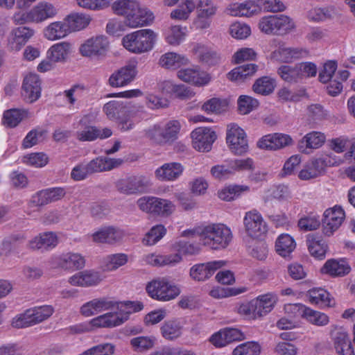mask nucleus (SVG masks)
I'll return each mask as SVG.
<instances>
[{
    "label": "nucleus",
    "mask_w": 355,
    "mask_h": 355,
    "mask_svg": "<svg viewBox=\"0 0 355 355\" xmlns=\"http://www.w3.org/2000/svg\"><path fill=\"white\" fill-rule=\"evenodd\" d=\"M243 227L246 234L253 239H260L268 232L267 223L261 213L255 209L247 211L245 214Z\"/></svg>",
    "instance_id": "10"
},
{
    "label": "nucleus",
    "mask_w": 355,
    "mask_h": 355,
    "mask_svg": "<svg viewBox=\"0 0 355 355\" xmlns=\"http://www.w3.org/2000/svg\"><path fill=\"white\" fill-rule=\"evenodd\" d=\"M296 242L294 238L288 234H279L275 242L276 253L283 258L289 257L296 248Z\"/></svg>",
    "instance_id": "41"
},
{
    "label": "nucleus",
    "mask_w": 355,
    "mask_h": 355,
    "mask_svg": "<svg viewBox=\"0 0 355 355\" xmlns=\"http://www.w3.org/2000/svg\"><path fill=\"white\" fill-rule=\"evenodd\" d=\"M109 128L98 129L94 126H87L77 132V138L83 141H91L96 139H105L112 135Z\"/></svg>",
    "instance_id": "47"
},
{
    "label": "nucleus",
    "mask_w": 355,
    "mask_h": 355,
    "mask_svg": "<svg viewBox=\"0 0 355 355\" xmlns=\"http://www.w3.org/2000/svg\"><path fill=\"white\" fill-rule=\"evenodd\" d=\"M345 211L340 206L326 209L322 220V233L326 236H332L342 225L345 219Z\"/></svg>",
    "instance_id": "15"
},
{
    "label": "nucleus",
    "mask_w": 355,
    "mask_h": 355,
    "mask_svg": "<svg viewBox=\"0 0 355 355\" xmlns=\"http://www.w3.org/2000/svg\"><path fill=\"white\" fill-rule=\"evenodd\" d=\"M190 60L187 56L176 52H167L162 55L159 64L163 68L175 70L189 64Z\"/></svg>",
    "instance_id": "39"
},
{
    "label": "nucleus",
    "mask_w": 355,
    "mask_h": 355,
    "mask_svg": "<svg viewBox=\"0 0 355 355\" xmlns=\"http://www.w3.org/2000/svg\"><path fill=\"white\" fill-rule=\"evenodd\" d=\"M232 239V233L229 227L223 223L205 225L202 245L211 250L226 248Z\"/></svg>",
    "instance_id": "5"
},
{
    "label": "nucleus",
    "mask_w": 355,
    "mask_h": 355,
    "mask_svg": "<svg viewBox=\"0 0 355 355\" xmlns=\"http://www.w3.org/2000/svg\"><path fill=\"white\" fill-rule=\"evenodd\" d=\"M58 14V9L51 3L46 1L38 2L31 9L32 23H42L53 18Z\"/></svg>",
    "instance_id": "32"
},
{
    "label": "nucleus",
    "mask_w": 355,
    "mask_h": 355,
    "mask_svg": "<svg viewBox=\"0 0 355 355\" xmlns=\"http://www.w3.org/2000/svg\"><path fill=\"white\" fill-rule=\"evenodd\" d=\"M26 116L27 112L26 110L19 109L8 110L3 114L2 123L6 127L15 128Z\"/></svg>",
    "instance_id": "61"
},
{
    "label": "nucleus",
    "mask_w": 355,
    "mask_h": 355,
    "mask_svg": "<svg viewBox=\"0 0 355 355\" xmlns=\"http://www.w3.org/2000/svg\"><path fill=\"white\" fill-rule=\"evenodd\" d=\"M326 141V135L319 131L306 133L298 142V150L306 155L321 148Z\"/></svg>",
    "instance_id": "27"
},
{
    "label": "nucleus",
    "mask_w": 355,
    "mask_h": 355,
    "mask_svg": "<svg viewBox=\"0 0 355 355\" xmlns=\"http://www.w3.org/2000/svg\"><path fill=\"white\" fill-rule=\"evenodd\" d=\"M257 306V312L261 318L270 313L278 302V296L275 293L268 292L254 298Z\"/></svg>",
    "instance_id": "38"
},
{
    "label": "nucleus",
    "mask_w": 355,
    "mask_h": 355,
    "mask_svg": "<svg viewBox=\"0 0 355 355\" xmlns=\"http://www.w3.org/2000/svg\"><path fill=\"white\" fill-rule=\"evenodd\" d=\"M58 243V236L52 232L40 234L29 242V247L33 250H49L54 248Z\"/></svg>",
    "instance_id": "42"
},
{
    "label": "nucleus",
    "mask_w": 355,
    "mask_h": 355,
    "mask_svg": "<svg viewBox=\"0 0 355 355\" xmlns=\"http://www.w3.org/2000/svg\"><path fill=\"white\" fill-rule=\"evenodd\" d=\"M306 243L309 252L312 257L319 260L325 258L329 246L324 239L312 235L308 237Z\"/></svg>",
    "instance_id": "45"
},
{
    "label": "nucleus",
    "mask_w": 355,
    "mask_h": 355,
    "mask_svg": "<svg viewBox=\"0 0 355 355\" xmlns=\"http://www.w3.org/2000/svg\"><path fill=\"white\" fill-rule=\"evenodd\" d=\"M123 162L121 159L99 157L89 162L90 170L93 173L110 171L119 167Z\"/></svg>",
    "instance_id": "48"
},
{
    "label": "nucleus",
    "mask_w": 355,
    "mask_h": 355,
    "mask_svg": "<svg viewBox=\"0 0 355 355\" xmlns=\"http://www.w3.org/2000/svg\"><path fill=\"white\" fill-rule=\"evenodd\" d=\"M226 144L232 153L243 155L249 151L248 136L238 124L232 123L227 125Z\"/></svg>",
    "instance_id": "6"
},
{
    "label": "nucleus",
    "mask_w": 355,
    "mask_h": 355,
    "mask_svg": "<svg viewBox=\"0 0 355 355\" xmlns=\"http://www.w3.org/2000/svg\"><path fill=\"white\" fill-rule=\"evenodd\" d=\"M146 291L150 298L162 302L173 300L181 293L180 286L166 277L152 279L146 284Z\"/></svg>",
    "instance_id": "4"
},
{
    "label": "nucleus",
    "mask_w": 355,
    "mask_h": 355,
    "mask_svg": "<svg viewBox=\"0 0 355 355\" xmlns=\"http://www.w3.org/2000/svg\"><path fill=\"white\" fill-rule=\"evenodd\" d=\"M228 105L227 99L214 97L206 101L201 105V110L207 114H220L227 110Z\"/></svg>",
    "instance_id": "51"
},
{
    "label": "nucleus",
    "mask_w": 355,
    "mask_h": 355,
    "mask_svg": "<svg viewBox=\"0 0 355 355\" xmlns=\"http://www.w3.org/2000/svg\"><path fill=\"white\" fill-rule=\"evenodd\" d=\"M167 230L162 224L153 225L144 236L142 243L146 246H153L161 241L166 234Z\"/></svg>",
    "instance_id": "53"
},
{
    "label": "nucleus",
    "mask_w": 355,
    "mask_h": 355,
    "mask_svg": "<svg viewBox=\"0 0 355 355\" xmlns=\"http://www.w3.org/2000/svg\"><path fill=\"white\" fill-rule=\"evenodd\" d=\"M114 304L115 301L109 297L94 298L80 306V313L84 317H92L103 311H112Z\"/></svg>",
    "instance_id": "21"
},
{
    "label": "nucleus",
    "mask_w": 355,
    "mask_h": 355,
    "mask_svg": "<svg viewBox=\"0 0 355 355\" xmlns=\"http://www.w3.org/2000/svg\"><path fill=\"white\" fill-rule=\"evenodd\" d=\"M87 94V89L83 85H76L64 90L61 94L64 101L68 104L70 109L77 107Z\"/></svg>",
    "instance_id": "49"
},
{
    "label": "nucleus",
    "mask_w": 355,
    "mask_h": 355,
    "mask_svg": "<svg viewBox=\"0 0 355 355\" xmlns=\"http://www.w3.org/2000/svg\"><path fill=\"white\" fill-rule=\"evenodd\" d=\"M156 342L154 336H137L130 340V344L134 351L137 352H145L151 349Z\"/></svg>",
    "instance_id": "63"
},
{
    "label": "nucleus",
    "mask_w": 355,
    "mask_h": 355,
    "mask_svg": "<svg viewBox=\"0 0 355 355\" xmlns=\"http://www.w3.org/2000/svg\"><path fill=\"white\" fill-rule=\"evenodd\" d=\"M64 19L70 34L85 29L92 21L89 14L78 12L69 14Z\"/></svg>",
    "instance_id": "37"
},
{
    "label": "nucleus",
    "mask_w": 355,
    "mask_h": 355,
    "mask_svg": "<svg viewBox=\"0 0 355 355\" xmlns=\"http://www.w3.org/2000/svg\"><path fill=\"white\" fill-rule=\"evenodd\" d=\"M235 311L239 315L246 320H254L260 318L254 299L237 304Z\"/></svg>",
    "instance_id": "56"
},
{
    "label": "nucleus",
    "mask_w": 355,
    "mask_h": 355,
    "mask_svg": "<svg viewBox=\"0 0 355 355\" xmlns=\"http://www.w3.org/2000/svg\"><path fill=\"white\" fill-rule=\"evenodd\" d=\"M308 301L320 307H330L334 304L333 298L329 293L322 288H313L310 289L306 294Z\"/></svg>",
    "instance_id": "43"
},
{
    "label": "nucleus",
    "mask_w": 355,
    "mask_h": 355,
    "mask_svg": "<svg viewBox=\"0 0 355 355\" xmlns=\"http://www.w3.org/2000/svg\"><path fill=\"white\" fill-rule=\"evenodd\" d=\"M150 185V181L148 178L139 176L121 180L118 183L117 187L119 190L123 193L134 194L146 191Z\"/></svg>",
    "instance_id": "31"
},
{
    "label": "nucleus",
    "mask_w": 355,
    "mask_h": 355,
    "mask_svg": "<svg viewBox=\"0 0 355 355\" xmlns=\"http://www.w3.org/2000/svg\"><path fill=\"white\" fill-rule=\"evenodd\" d=\"M184 171V167L179 162L165 163L155 171L156 179L162 182H174Z\"/></svg>",
    "instance_id": "28"
},
{
    "label": "nucleus",
    "mask_w": 355,
    "mask_h": 355,
    "mask_svg": "<svg viewBox=\"0 0 355 355\" xmlns=\"http://www.w3.org/2000/svg\"><path fill=\"white\" fill-rule=\"evenodd\" d=\"M249 191L250 187L248 185L232 184L220 189L217 191V196L221 200L230 202L239 198L242 193Z\"/></svg>",
    "instance_id": "44"
},
{
    "label": "nucleus",
    "mask_w": 355,
    "mask_h": 355,
    "mask_svg": "<svg viewBox=\"0 0 355 355\" xmlns=\"http://www.w3.org/2000/svg\"><path fill=\"white\" fill-rule=\"evenodd\" d=\"M223 260L209 261L193 265L189 270V276L195 282H205L212 277L215 272L225 266Z\"/></svg>",
    "instance_id": "18"
},
{
    "label": "nucleus",
    "mask_w": 355,
    "mask_h": 355,
    "mask_svg": "<svg viewBox=\"0 0 355 355\" xmlns=\"http://www.w3.org/2000/svg\"><path fill=\"white\" fill-rule=\"evenodd\" d=\"M303 318L311 324L324 327L329 323V317L324 313L306 307L303 312Z\"/></svg>",
    "instance_id": "59"
},
{
    "label": "nucleus",
    "mask_w": 355,
    "mask_h": 355,
    "mask_svg": "<svg viewBox=\"0 0 355 355\" xmlns=\"http://www.w3.org/2000/svg\"><path fill=\"white\" fill-rule=\"evenodd\" d=\"M334 347L338 355H354L351 340L348 334L343 330H338L333 337Z\"/></svg>",
    "instance_id": "46"
},
{
    "label": "nucleus",
    "mask_w": 355,
    "mask_h": 355,
    "mask_svg": "<svg viewBox=\"0 0 355 355\" xmlns=\"http://www.w3.org/2000/svg\"><path fill=\"white\" fill-rule=\"evenodd\" d=\"M158 38L152 29H141L125 35L122 39L123 47L130 53L141 54L151 51Z\"/></svg>",
    "instance_id": "3"
},
{
    "label": "nucleus",
    "mask_w": 355,
    "mask_h": 355,
    "mask_svg": "<svg viewBox=\"0 0 355 355\" xmlns=\"http://www.w3.org/2000/svg\"><path fill=\"white\" fill-rule=\"evenodd\" d=\"M69 34L64 19L61 21H54L48 24L42 31L43 37L50 42L63 40Z\"/></svg>",
    "instance_id": "33"
},
{
    "label": "nucleus",
    "mask_w": 355,
    "mask_h": 355,
    "mask_svg": "<svg viewBox=\"0 0 355 355\" xmlns=\"http://www.w3.org/2000/svg\"><path fill=\"white\" fill-rule=\"evenodd\" d=\"M85 257L80 253L73 252L53 255L49 261V265L51 268L67 272L80 270L85 266Z\"/></svg>",
    "instance_id": "8"
},
{
    "label": "nucleus",
    "mask_w": 355,
    "mask_h": 355,
    "mask_svg": "<svg viewBox=\"0 0 355 355\" xmlns=\"http://www.w3.org/2000/svg\"><path fill=\"white\" fill-rule=\"evenodd\" d=\"M153 216L168 218L175 211V204L170 200L156 197Z\"/></svg>",
    "instance_id": "57"
},
{
    "label": "nucleus",
    "mask_w": 355,
    "mask_h": 355,
    "mask_svg": "<svg viewBox=\"0 0 355 355\" xmlns=\"http://www.w3.org/2000/svg\"><path fill=\"white\" fill-rule=\"evenodd\" d=\"M128 256L125 253L111 254L105 256L101 261V267L105 271H114L125 265Z\"/></svg>",
    "instance_id": "50"
},
{
    "label": "nucleus",
    "mask_w": 355,
    "mask_h": 355,
    "mask_svg": "<svg viewBox=\"0 0 355 355\" xmlns=\"http://www.w3.org/2000/svg\"><path fill=\"white\" fill-rule=\"evenodd\" d=\"M125 115L119 119V127L124 131L132 130L146 116L144 107L139 105L125 108Z\"/></svg>",
    "instance_id": "30"
},
{
    "label": "nucleus",
    "mask_w": 355,
    "mask_h": 355,
    "mask_svg": "<svg viewBox=\"0 0 355 355\" xmlns=\"http://www.w3.org/2000/svg\"><path fill=\"white\" fill-rule=\"evenodd\" d=\"M110 42L104 35H96L85 40L78 47L79 54L89 60L105 56L109 50Z\"/></svg>",
    "instance_id": "7"
},
{
    "label": "nucleus",
    "mask_w": 355,
    "mask_h": 355,
    "mask_svg": "<svg viewBox=\"0 0 355 355\" xmlns=\"http://www.w3.org/2000/svg\"><path fill=\"white\" fill-rule=\"evenodd\" d=\"M103 280L101 272L94 269L78 271L68 278V283L74 287L91 288L99 285Z\"/></svg>",
    "instance_id": "17"
},
{
    "label": "nucleus",
    "mask_w": 355,
    "mask_h": 355,
    "mask_svg": "<svg viewBox=\"0 0 355 355\" xmlns=\"http://www.w3.org/2000/svg\"><path fill=\"white\" fill-rule=\"evenodd\" d=\"M161 124L165 144L173 142L178 139L182 127L179 121L170 120Z\"/></svg>",
    "instance_id": "58"
},
{
    "label": "nucleus",
    "mask_w": 355,
    "mask_h": 355,
    "mask_svg": "<svg viewBox=\"0 0 355 355\" xmlns=\"http://www.w3.org/2000/svg\"><path fill=\"white\" fill-rule=\"evenodd\" d=\"M351 266L346 259H329L320 268V273L331 277H342L348 275Z\"/></svg>",
    "instance_id": "26"
},
{
    "label": "nucleus",
    "mask_w": 355,
    "mask_h": 355,
    "mask_svg": "<svg viewBox=\"0 0 355 355\" xmlns=\"http://www.w3.org/2000/svg\"><path fill=\"white\" fill-rule=\"evenodd\" d=\"M294 140L290 135L274 132L263 135L257 141L258 148L276 151L293 145Z\"/></svg>",
    "instance_id": "13"
},
{
    "label": "nucleus",
    "mask_w": 355,
    "mask_h": 355,
    "mask_svg": "<svg viewBox=\"0 0 355 355\" xmlns=\"http://www.w3.org/2000/svg\"><path fill=\"white\" fill-rule=\"evenodd\" d=\"M261 352V345L254 341L245 342L236 346L232 355H259Z\"/></svg>",
    "instance_id": "64"
},
{
    "label": "nucleus",
    "mask_w": 355,
    "mask_h": 355,
    "mask_svg": "<svg viewBox=\"0 0 355 355\" xmlns=\"http://www.w3.org/2000/svg\"><path fill=\"white\" fill-rule=\"evenodd\" d=\"M191 53L199 62L209 65L215 64L219 60L217 53L202 42L191 43Z\"/></svg>",
    "instance_id": "35"
},
{
    "label": "nucleus",
    "mask_w": 355,
    "mask_h": 355,
    "mask_svg": "<svg viewBox=\"0 0 355 355\" xmlns=\"http://www.w3.org/2000/svg\"><path fill=\"white\" fill-rule=\"evenodd\" d=\"M321 172L324 175L327 168L340 165L343 160L331 152H322L313 157Z\"/></svg>",
    "instance_id": "52"
},
{
    "label": "nucleus",
    "mask_w": 355,
    "mask_h": 355,
    "mask_svg": "<svg viewBox=\"0 0 355 355\" xmlns=\"http://www.w3.org/2000/svg\"><path fill=\"white\" fill-rule=\"evenodd\" d=\"M182 327L177 320L166 321L161 327L162 336L167 340H175L181 336Z\"/></svg>",
    "instance_id": "62"
},
{
    "label": "nucleus",
    "mask_w": 355,
    "mask_h": 355,
    "mask_svg": "<svg viewBox=\"0 0 355 355\" xmlns=\"http://www.w3.org/2000/svg\"><path fill=\"white\" fill-rule=\"evenodd\" d=\"M275 35H286L296 28V24L293 18L284 14L276 15Z\"/></svg>",
    "instance_id": "55"
},
{
    "label": "nucleus",
    "mask_w": 355,
    "mask_h": 355,
    "mask_svg": "<svg viewBox=\"0 0 355 355\" xmlns=\"http://www.w3.org/2000/svg\"><path fill=\"white\" fill-rule=\"evenodd\" d=\"M111 8L124 20L113 18L108 21L106 32L110 35L120 36L127 28L135 29L149 26L155 19L153 12L136 0H116L112 3Z\"/></svg>",
    "instance_id": "1"
},
{
    "label": "nucleus",
    "mask_w": 355,
    "mask_h": 355,
    "mask_svg": "<svg viewBox=\"0 0 355 355\" xmlns=\"http://www.w3.org/2000/svg\"><path fill=\"white\" fill-rule=\"evenodd\" d=\"M66 194L64 188L53 187L40 191L32 197L31 203L36 207L42 206L62 199Z\"/></svg>",
    "instance_id": "34"
},
{
    "label": "nucleus",
    "mask_w": 355,
    "mask_h": 355,
    "mask_svg": "<svg viewBox=\"0 0 355 355\" xmlns=\"http://www.w3.org/2000/svg\"><path fill=\"white\" fill-rule=\"evenodd\" d=\"M177 77L182 82L197 87L208 85L212 79L209 73L202 70L198 65L179 69L177 72Z\"/></svg>",
    "instance_id": "11"
},
{
    "label": "nucleus",
    "mask_w": 355,
    "mask_h": 355,
    "mask_svg": "<svg viewBox=\"0 0 355 355\" xmlns=\"http://www.w3.org/2000/svg\"><path fill=\"white\" fill-rule=\"evenodd\" d=\"M218 11L217 6L211 0H203L196 10L190 28L200 33H205L212 26V21Z\"/></svg>",
    "instance_id": "9"
},
{
    "label": "nucleus",
    "mask_w": 355,
    "mask_h": 355,
    "mask_svg": "<svg viewBox=\"0 0 355 355\" xmlns=\"http://www.w3.org/2000/svg\"><path fill=\"white\" fill-rule=\"evenodd\" d=\"M322 175V173L313 157L303 165L302 168L297 173V177L301 180L309 181L318 178Z\"/></svg>",
    "instance_id": "54"
},
{
    "label": "nucleus",
    "mask_w": 355,
    "mask_h": 355,
    "mask_svg": "<svg viewBox=\"0 0 355 355\" xmlns=\"http://www.w3.org/2000/svg\"><path fill=\"white\" fill-rule=\"evenodd\" d=\"M143 309V303L139 301H115L112 311L99 315L88 322L76 326L75 331L77 333H83L100 328H114L125 323L131 314L139 312Z\"/></svg>",
    "instance_id": "2"
},
{
    "label": "nucleus",
    "mask_w": 355,
    "mask_h": 355,
    "mask_svg": "<svg viewBox=\"0 0 355 355\" xmlns=\"http://www.w3.org/2000/svg\"><path fill=\"white\" fill-rule=\"evenodd\" d=\"M306 51L300 48L291 47L283 42H278L270 55L271 60L279 62H291L302 58Z\"/></svg>",
    "instance_id": "20"
},
{
    "label": "nucleus",
    "mask_w": 355,
    "mask_h": 355,
    "mask_svg": "<svg viewBox=\"0 0 355 355\" xmlns=\"http://www.w3.org/2000/svg\"><path fill=\"white\" fill-rule=\"evenodd\" d=\"M243 333L237 328L226 327L213 334L209 340L216 347L221 348L230 343L244 339Z\"/></svg>",
    "instance_id": "23"
},
{
    "label": "nucleus",
    "mask_w": 355,
    "mask_h": 355,
    "mask_svg": "<svg viewBox=\"0 0 355 355\" xmlns=\"http://www.w3.org/2000/svg\"><path fill=\"white\" fill-rule=\"evenodd\" d=\"M35 31L28 26H19L10 30L6 37V48L11 53L19 52L34 36Z\"/></svg>",
    "instance_id": "12"
},
{
    "label": "nucleus",
    "mask_w": 355,
    "mask_h": 355,
    "mask_svg": "<svg viewBox=\"0 0 355 355\" xmlns=\"http://www.w3.org/2000/svg\"><path fill=\"white\" fill-rule=\"evenodd\" d=\"M202 1L203 0H181L178 6L170 12L171 19L178 21H188Z\"/></svg>",
    "instance_id": "29"
},
{
    "label": "nucleus",
    "mask_w": 355,
    "mask_h": 355,
    "mask_svg": "<svg viewBox=\"0 0 355 355\" xmlns=\"http://www.w3.org/2000/svg\"><path fill=\"white\" fill-rule=\"evenodd\" d=\"M228 14L238 17H252L261 13L258 0H245L230 4L227 8Z\"/></svg>",
    "instance_id": "25"
},
{
    "label": "nucleus",
    "mask_w": 355,
    "mask_h": 355,
    "mask_svg": "<svg viewBox=\"0 0 355 355\" xmlns=\"http://www.w3.org/2000/svg\"><path fill=\"white\" fill-rule=\"evenodd\" d=\"M188 35L187 26L172 25L163 33L165 42L171 46H178L182 43Z\"/></svg>",
    "instance_id": "40"
},
{
    "label": "nucleus",
    "mask_w": 355,
    "mask_h": 355,
    "mask_svg": "<svg viewBox=\"0 0 355 355\" xmlns=\"http://www.w3.org/2000/svg\"><path fill=\"white\" fill-rule=\"evenodd\" d=\"M124 232L114 226H104L91 234L92 241L98 243L115 245L122 241Z\"/></svg>",
    "instance_id": "22"
},
{
    "label": "nucleus",
    "mask_w": 355,
    "mask_h": 355,
    "mask_svg": "<svg viewBox=\"0 0 355 355\" xmlns=\"http://www.w3.org/2000/svg\"><path fill=\"white\" fill-rule=\"evenodd\" d=\"M191 144L199 152H209L217 138L216 132L210 127H198L191 132Z\"/></svg>",
    "instance_id": "14"
},
{
    "label": "nucleus",
    "mask_w": 355,
    "mask_h": 355,
    "mask_svg": "<svg viewBox=\"0 0 355 355\" xmlns=\"http://www.w3.org/2000/svg\"><path fill=\"white\" fill-rule=\"evenodd\" d=\"M73 52V44L68 41H62L51 45L46 55L56 63L64 62Z\"/></svg>",
    "instance_id": "36"
},
{
    "label": "nucleus",
    "mask_w": 355,
    "mask_h": 355,
    "mask_svg": "<svg viewBox=\"0 0 355 355\" xmlns=\"http://www.w3.org/2000/svg\"><path fill=\"white\" fill-rule=\"evenodd\" d=\"M277 83L275 78L269 76H263L258 78L252 86L253 91L258 94L268 95L276 87Z\"/></svg>",
    "instance_id": "60"
},
{
    "label": "nucleus",
    "mask_w": 355,
    "mask_h": 355,
    "mask_svg": "<svg viewBox=\"0 0 355 355\" xmlns=\"http://www.w3.org/2000/svg\"><path fill=\"white\" fill-rule=\"evenodd\" d=\"M137 60H130L115 71L109 78L110 85L112 87H122L129 85L137 75Z\"/></svg>",
    "instance_id": "16"
},
{
    "label": "nucleus",
    "mask_w": 355,
    "mask_h": 355,
    "mask_svg": "<svg viewBox=\"0 0 355 355\" xmlns=\"http://www.w3.org/2000/svg\"><path fill=\"white\" fill-rule=\"evenodd\" d=\"M42 82L40 76L35 73H29L24 78L21 95L29 103L37 101L42 94Z\"/></svg>",
    "instance_id": "19"
},
{
    "label": "nucleus",
    "mask_w": 355,
    "mask_h": 355,
    "mask_svg": "<svg viewBox=\"0 0 355 355\" xmlns=\"http://www.w3.org/2000/svg\"><path fill=\"white\" fill-rule=\"evenodd\" d=\"M158 90L163 95L175 96L181 99H189L196 94L190 87L177 84L172 80H164L158 85Z\"/></svg>",
    "instance_id": "24"
}]
</instances>
